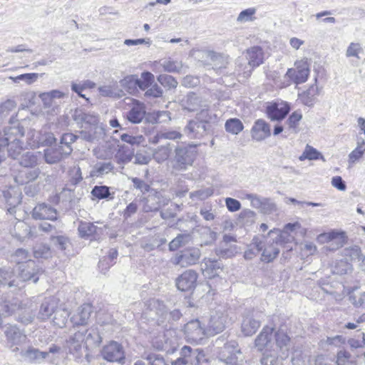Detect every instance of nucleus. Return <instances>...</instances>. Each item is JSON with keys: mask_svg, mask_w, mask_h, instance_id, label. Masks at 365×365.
Instances as JSON below:
<instances>
[{"mask_svg": "<svg viewBox=\"0 0 365 365\" xmlns=\"http://www.w3.org/2000/svg\"><path fill=\"white\" fill-rule=\"evenodd\" d=\"M19 280L14 279L12 271L9 269H0V287H7L8 288H21L19 281L27 282L32 281L36 283L39 279V275L43 270L40 268L34 260L25 262L18 267Z\"/></svg>", "mask_w": 365, "mask_h": 365, "instance_id": "f257e3e1", "label": "nucleus"}, {"mask_svg": "<svg viewBox=\"0 0 365 365\" xmlns=\"http://www.w3.org/2000/svg\"><path fill=\"white\" fill-rule=\"evenodd\" d=\"M9 122L10 125L4 129L0 140L8 155L13 159H17L24 149L21 138L24 136V128L14 115Z\"/></svg>", "mask_w": 365, "mask_h": 365, "instance_id": "f03ea898", "label": "nucleus"}, {"mask_svg": "<svg viewBox=\"0 0 365 365\" xmlns=\"http://www.w3.org/2000/svg\"><path fill=\"white\" fill-rule=\"evenodd\" d=\"M197 153L196 144L188 143L177 145L170 159L173 169L178 172L187 170L192 165Z\"/></svg>", "mask_w": 365, "mask_h": 365, "instance_id": "7ed1b4c3", "label": "nucleus"}, {"mask_svg": "<svg viewBox=\"0 0 365 365\" xmlns=\"http://www.w3.org/2000/svg\"><path fill=\"white\" fill-rule=\"evenodd\" d=\"M230 309L225 307H219L211 314L208 324V330L212 334L222 332L232 322L230 316Z\"/></svg>", "mask_w": 365, "mask_h": 365, "instance_id": "20e7f679", "label": "nucleus"}, {"mask_svg": "<svg viewBox=\"0 0 365 365\" xmlns=\"http://www.w3.org/2000/svg\"><path fill=\"white\" fill-rule=\"evenodd\" d=\"M150 306L158 316V321L160 324L168 323L171 325L179 321L182 317V310L176 308L168 311L164 303L158 299L151 300Z\"/></svg>", "mask_w": 365, "mask_h": 365, "instance_id": "39448f33", "label": "nucleus"}, {"mask_svg": "<svg viewBox=\"0 0 365 365\" xmlns=\"http://www.w3.org/2000/svg\"><path fill=\"white\" fill-rule=\"evenodd\" d=\"M201 257V251L199 248L191 247L177 252L170 259V262L175 266L187 267L196 264Z\"/></svg>", "mask_w": 365, "mask_h": 365, "instance_id": "423d86ee", "label": "nucleus"}, {"mask_svg": "<svg viewBox=\"0 0 365 365\" xmlns=\"http://www.w3.org/2000/svg\"><path fill=\"white\" fill-rule=\"evenodd\" d=\"M241 351L236 341L226 342L218 351L217 358L227 365H237Z\"/></svg>", "mask_w": 365, "mask_h": 365, "instance_id": "0eeeda50", "label": "nucleus"}, {"mask_svg": "<svg viewBox=\"0 0 365 365\" xmlns=\"http://www.w3.org/2000/svg\"><path fill=\"white\" fill-rule=\"evenodd\" d=\"M101 354L104 360L111 363L123 364L125 358L123 346L115 341H111L105 345Z\"/></svg>", "mask_w": 365, "mask_h": 365, "instance_id": "6e6552de", "label": "nucleus"}, {"mask_svg": "<svg viewBox=\"0 0 365 365\" xmlns=\"http://www.w3.org/2000/svg\"><path fill=\"white\" fill-rule=\"evenodd\" d=\"M309 67L307 61H300L295 63V68H289L286 73L294 83L300 84L307 81L309 75Z\"/></svg>", "mask_w": 365, "mask_h": 365, "instance_id": "1a4fd4ad", "label": "nucleus"}, {"mask_svg": "<svg viewBox=\"0 0 365 365\" xmlns=\"http://www.w3.org/2000/svg\"><path fill=\"white\" fill-rule=\"evenodd\" d=\"M145 113V104L138 100L132 98L130 109L124 113V117L133 124H139L143 120Z\"/></svg>", "mask_w": 365, "mask_h": 365, "instance_id": "9d476101", "label": "nucleus"}, {"mask_svg": "<svg viewBox=\"0 0 365 365\" xmlns=\"http://www.w3.org/2000/svg\"><path fill=\"white\" fill-rule=\"evenodd\" d=\"M210 128V125L193 118L188 121L183 130L190 139H201L208 133Z\"/></svg>", "mask_w": 365, "mask_h": 365, "instance_id": "9b49d317", "label": "nucleus"}, {"mask_svg": "<svg viewBox=\"0 0 365 365\" xmlns=\"http://www.w3.org/2000/svg\"><path fill=\"white\" fill-rule=\"evenodd\" d=\"M85 341V332L77 331L71 335L66 341V348L68 353L72 354L76 359H80L83 355V343Z\"/></svg>", "mask_w": 365, "mask_h": 365, "instance_id": "f8f14e48", "label": "nucleus"}, {"mask_svg": "<svg viewBox=\"0 0 365 365\" xmlns=\"http://www.w3.org/2000/svg\"><path fill=\"white\" fill-rule=\"evenodd\" d=\"M197 273L192 269H187L175 279L177 288L182 292L193 289L197 283Z\"/></svg>", "mask_w": 365, "mask_h": 365, "instance_id": "ddd939ff", "label": "nucleus"}, {"mask_svg": "<svg viewBox=\"0 0 365 365\" xmlns=\"http://www.w3.org/2000/svg\"><path fill=\"white\" fill-rule=\"evenodd\" d=\"M31 216L34 220L55 221L57 220L58 212L51 205L42 202L38 203L34 207Z\"/></svg>", "mask_w": 365, "mask_h": 365, "instance_id": "4468645a", "label": "nucleus"}, {"mask_svg": "<svg viewBox=\"0 0 365 365\" xmlns=\"http://www.w3.org/2000/svg\"><path fill=\"white\" fill-rule=\"evenodd\" d=\"M184 331L188 341L198 343L205 335V330L198 319L191 320L184 327Z\"/></svg>", "mask_w": 365, "mask_h": 365, "instance_id": "2eb2a0df", "label": "nucleus"}, {"mask_svg": "<svg viewBox=\"0 0 365 365\" xmlns=\"http://www.w3.org/2000/svg\"><path fill=\"white\" fill-rule=\"evenodd\" d=\"M143 211L145 212H156L161 206L168 204V200L164 198L160 192L154 191L143 199Z\"/></svg>", "mask_w": 365, "mask_h": 365, "instance_id": "dca6fc26", "label": "nucleus"}, {"mask_svg": "<svg viewBox=\"0 0 365 365\" xmlns=\"http://www.w3.org/2000/svg\"><path fill=\"white\" fill-rule=\"evenodd\" d=\"M4 334L10 348L24 344L26 339V336L16 325L6 326Z\"/></svg>", "mask_w": 365, "mask_h": 365, "instance_id": "f3484780", "label": "nucleus"}, {"mask_svg": "<svg viewBox=\"0 0 365 365\" xmlns=\"http://www.w3.org/2000/svg\"><path fill=\"white\" fill-rule=\"evenodd\" d=\"M252 138L256 141H262L271 135L270 125L263 119H257L251 130Z\"/></svg>", "mask_w": 365, "mask_h": 365, "instance_id": "a211bd4d", "label": "nucleus"}, {"mask_svg": "<svg viewBox=\"0 0 365 365\" xmlns=\"http://www.w3.org/2000/svg\"><path fill=\"white\" fill-rule=\"evenodd\" d=\"M93 307L90 304H83L76 314L71 317V322L74 326H84L88 324Z\"/></svg>", "mask_w": 365, "mask_h": 365, "instance_id": "6ab92c4d", "label": "nucleus"}, {"mask_svg": "<svg viewBox=\"0 0 365 365\" xmlns=\"http://www.w3.org/2000/svg\"><path fill=\"white\" fill-rule=\"evenodd\" d=\"M290 110L288 103L277 104L273 103L267 107L268 118L272 121H280L283 120Z\"/></svg>", "mask_w": 365, "mask_h": 365, "instance_id": "aec40b11", "label": "nucleus"}, {"mask_svg": "<svg viewBox=\"0 0 365 365\" xmlns=\"http://www.w3.org/2000/svg\"><path fill=\"white\" fill-rule=\"evenodd\" d=\"M222 263L219 259L205 258L201 264V269L205 276L212 278L218 275L222 269Z\"/></svg>", "mask_w": 365, "mask_h": 365, "instance_id": "412c9836", "label": "nucleus"}, {"mask_svg": "<svg viewBox=\"0 0 365 365\" xmlns=\"http://www.w3.org/2000/svg\"><path fill=\"white\" fill-rule=\"evenodd\" d=\"M275 340L279 349V357L282 359L287 358L291 347L290 338L283 330L279 329L275 333Z\"/></svg>", "mask_w": 365, "mask_h": 365, "instance_id": "4be33fe9", "label": "nucleus"}, {"mask_svg": "<svg viewBox=\"0 0 365 365\" xmlns=\"http://www.w3.org/2000/svg\"><path fill=\"white\" fill-rule=\"evenodd\" d=\"M40 173L41 171L38 168H24L18 171V173L14 175V180L18 185H23L36 180Z\"/></svg>", "mask_w": 365, "mask_h": 365, "instance_id": "5701e85b", "label": "nucleus"}, {"mask_svg": "<svg viewBox=\"0 0 365 365\" xmlns=\"http://www.w3.org/2000/svg\"><path fill=\"white\" fill-rule=\"evenodd\" d=\"M320 239L324 240L329 243V249L334 250L341 247L344 242V234L343 232L332 230L327 233L319 235Z\"/></svg>", "mask_w": 365, "mask_h": 365, "instance_id": "b1692460", "label": "nucleus"}, {"mask_svg": "<svg viewBox=\"0 0 365 365\" xmlns=\"http://www.w3.org/2000/svg\"><path fill=\"white\" fill-rule=\"evenodd\" d=\"M247 58L250 66L257 67L264 62V51L260 46H252L247 50Z\"/></svg>", "mask_w": 365, "mask_h": 365, "instance_id": "393cba45", "label": "nucleus"}, {"mask_svg": "<svg viewBox=\"0 0 365 365\" xmlns=\"http://www.w3.org/2000/svg\"><path fill=\"white\" fill-rule=\"evenodd\" d=\"M57 309V300L54 297L46 299L41 304L38 317L43 320L48 319Z\"/></svg>", "mask_w": 365, "mask_h": 365, "instance_id": "a878e982", "label": "nucleus"}, {"mask_svg": "<svg viewBox=\"0 0 365 365\" xmlns=\"http://www.w3.org/2000/svg\"><path fill=\"white\" fill-rule=\"evenodd\" d=\"M34 140L29 143L31 146H48L56 143V138L52 133H45L41 134L39 132H34L32 133Z\"/></svg>", "mask_w": 365, "mask_h": 365, "instance_id": "bb28decb", "label": "nucleus"}, {"mask_svg": "<svg viewBox=\"0 0 365 365\" xmlns=\"http://www.w3.org/2000/svg\"><path fill=\"white\" fill-rule=\"evenodd\" d=\"M21 166L27 169H34L38 164V155L36 153L26 151L16 159Z\"/></svg>", "mask_w": 365, "mask_h": 365, "instance_id": "cd10ccee", "label": "nucleus"}, {"mask_svg": "<svg viewBox=\"0 0 365 365\" xmlns=\"http://www.w3.org/2000/svg\"><path fill=\"white\" fill-rule=\"evenodd\" d=\"M273 328L268 327H264L259 334L257 336L255 344L258 351H262L270 342Z\"/></svg>", "mask_w": 365, "mask_h": 365, "instance_id": "c85d7f7f", "label": "nucleus"}, {"mask_svg": "<svg viewBox=\"0 0 365 365\" xmlns=\"http://www.w3.org/2000/svg\"><path fill=\"white\" fill-rule=\"evenodd\" d=\"M259 327V321L254 319L251 315H247L243 318L241 329L245 336H252L257 331Z\"/></svg>", "mask_w": 365, "mask_h": 365, "instance_id": "c756f323", "label": "nucleus"}, {"mask_svg": "<svg viewBox=\"0 0 365 365\" xmlns=\"http://www.w3.org/2000/svg\"><path fill=\"white\" fill-rule=\"evenodd\" d=\"M252 207L256 209H260L263 212L271 211L274 208V204L271 200L266 197H262L259 195L255 194L253 198L250 201Z\"/></svg>", "mask_w": 365, "mask_h": 365, "instance_id": "7c9ffc66", "label": "nucleus"}, {"mask_svg": "<svg viewBox=\"0 0 365 365\" xmlns=\"http://www.w3.org/2000/svg\"><path fill=\"white\" fill-rule=\"evenodd\" d=\"M120 86L133 96L138 93L137 75H128L119 81Z\"/></svg>", "mask_w": 365, "mask_h": 365, "instance_id": "2f4dec72", "label": "nucleus"}, {"mask_svg": "<svg viewBox=\"0 0 365 365\" xmlns=\"http://www.w3.org/2000/svg\"><path fill=\"white\" fill-rule=\"evenodd\" d=\"M262 252L260 260L264 263H269L277 258L279 254V249L276 242L264 247Z\"/></svg>", "mask_w": 365, "mask_h": 365, "instance_id": "473e14b6", "label": "nucleus"}, {"mask_svg": "<svg viewBox=\"0 0 365 365\" xmlns=\"http://www.w3.org/2000/svg\"><path fill=\"white\" fill-rule=\"evenodd\" d=\"M114 168L110 161L99 162L95 165L91 171V177H100L111 172Z\"/></svg>", "mask_w": 365, "mask_h": 365, "instance_id": "72a5a7b5", "label": "nucleus"}, {"mask_svg": "<svg viewBox=\"0 0 365 365\" xmlns=\"http://www.w3.org/2000/svg\"><path fill=\"white\" fill-rule=\"evenodd\" d=\"M63 153L61 150V148H47L44 150V159L45 161L48 164H55L60 162L63 158Z\"/></svg>", "mask_w": 365, "mask_h": 365, "instance_id": "f704fd0d", "label": "nucleus"}, {"mask_svg": "<svg viewBox=\"0 0 365 365\" xmlns=\"http://www.w3.org/2000/svg\"><path fill=\"white\" fill-rule=\"evenodd\" d=\"M76 120H81V122L84 123L86 124H88L91 126H94L95 133H104L103 128L101 127L97 126L98 122V118L96 115H91L86 113H81L78 115H76Z\"/></svg>", "mask_w": 365, "mask_h": 365, "instance_id": "c9c22d12", "label": "nucleus"}, {"mask_svg": "<svg viewBox=\"0 0 365 365\" xmlns=\"http://www.w3.org/2000/svg\"><path fill=\"white\" fill-rule=\"evenodd\" d=\"M155 76L150 71H143L140 78L137 76L138 89L146 91L154 83Z\"/></svg>", "mask_w": 365, "mask_h": 365, "instance_id": "e433bc0d", "label": "nucleus"}, {"mask_svg": "<svg viewBox=\"0 0 365 365\" xmlns=\"http://www.w3.org/2000/svg\"><path fill=\"white\" fill-rule=\"evenodd\" d=\"M92 196L97 200L113 199V194L106 185H95L91 192Z\"/></svg>", "mask_w": 365, "mask_h": 365, "instance_id": "4c0bfd02", "label": "nucleus"}, {"mask_svg": "<svg viewBox=\"0 0 365 365\" xmlns=\"http://www.w3.org/2000/svg\"><path fill=\"white\" fill-rule=\"evenodd\" d=\"M97 229V226L93 222L81 221L79 223L78 231L81 237L88 238L96 233Z\"/></svg>", "mask_w": 365, "mask_h": 365, "instance_id": "58836bf2", "label": "nucleus"}, {"mask_svg": "<svg viewBox=\"0 0 365 365\" xmlns=\"http://www.w3.org/2000/svg\"><path fill=\"white\" fill-rule=\"evenodd\" d=\"M191 240L188 233L178 234L168 245L170 251H176L178 248L186 245Z\"/></svg>", "mask_w": 365, "mask_h": 365, "instance_id": "ea45409f", "label": "nucleus"}, {"mask_svg": "<svg viewBox=\"0 0 365 365\" xmlns=\"http://www.w3.org/2000/svg\"><path fill=\"white\" fill-rule=\"evenodd\" d=\"M237 253L236 245H229L220 244V246L215 249V254L220 258L227 259L232 257Z\"/></svg>", "mask_w": 365, "mask_h": 365, "instance_id": "a19ab883", "label": "nucleus"}, {"mask_svg": "<svg viewBox=\"0 0 365 365\" xmlns=\"http://www.w3.org/2000/svg\"><path fill=\"white\" fill-rule=\"evenodd\" d=\"M171 150L170 143L158 147L153 153L155 160L158 163L167 160L170 155Z\"/></svg>", "mask_w": 365, "mask_h": 365, "instance_id": "79ce46f5", "label": "nucleus"}, {"mask_svg": "<svg viewBox=\"0 0 365 365\" xmlns=\"http://www.w3.org/2000/svg\"><path fill=\"white\" fill-rule=\"evenodd\" d=\"M200 110L197 113L196 116L195 117V120H197L203 124H205L206 125H210V123L214 119L216 118V115H212L210 113V110L208 108V106L207 105L202 106V107H200Z\"/></svg>", "mask_w": 365, "mask_h": 365, "instance_id": "37998d69", "label": "nucleus"}, {"mask_svg": "<svg viewBox=\"0 0 365 365\" xmlns=\"http://www.w3.org/2000/svg\"><path fill=\"white\" fill-rule=\"evenodd\" d=\"M225 128L227 132L237 135L243 130L244 125L240 119L234 118H230L225 122Z\"/></svg>", "mask_w": 365, "mask_h": 365, "instance_id": "c03bdc74", "label": "nucleus"}, {"mask_svg": "<svg viewBox=\"0 0 365 365\" xmlns=\"http://www.w3.org/2000/svg\"><path fill=\"white\" fill-rule=\"evenodd\" d=\"M53 314L54 317L53 319V322L54 325L59 328L63 327L66 325L69 317L68 310L65 309L57 308Z\"/></svg>", "mask_w": 365, "mask_h": 365, "instance_id": "a18cd8bd", "label": "nucleus"}, {"mask_svg": "<svg viewBox=\"0 0 365 365\" xmlns=\"http://www.w3.org/2000/svg\"><path fill=\"white\" fill-rule=\"evenodd\" d=\"M11 262H15L18 265V267L22 264H24L25 262L31 260L29 259V251L23 248L17 249L14 253L11 255Z\"/></svg>", "mask_w": 365, "mask_h": 365, "instance_id": "49530a36", "label": "nucleus"}, {"mask_svg": "<svg viewBox=\"0 0 365 365\" xmlns=\"http://www.w3.org/2000/svg\"><path fill=\"white\" fill-rule=\"evenodd\" d=\"M191 347L188 346H184L180 350V356L176 360L171 361V365H190V361L189 357L190 356Z\"/></svg>", "mask_w": 365, "mask_h": 365, "instance_id": "de8ad7c7", "label": "nucleus"}, {"mask_svg": "<svg viewBox=\"0 0 365 365\" xmlns=\"http://www.w3.org/2000/svg\"><path fill=\"white\" fill-rule=\"evenodd\" d=\"M317 94V87L312 86L307 91L301 95V100L305 106L309 107L312 106Z\"/></svg>", "mask_w": 365, "mask_h": 365, "instance_id": "09e8293b", "label": "nucleus"}, {"mask_svg": "<svg viewBox=\"0 0 365 365\" xmlns=\"http://www.w3.org/2000/svg\"><path fill=\"white\" fill-rule=\"evenodd\" d=\"M365 153V140H361V142H357L356 148L352 150L349 155V163H354L356 160L362 157Z\"/></svg>", "mask_w": 365, "mask_h": 365, "instance_id": "8fccbe9b", "label": "nucleus"}, {"mask_svg": "<svg viewBox=\"0 0 365 365\" xmlns=\"http://www.w3.org/2000/svg\"><path fill=\"white\" fill-rule=\"evenodd\" d=\"M349 300L356 307L362 306L365 302V292L353 290L349 294Z\"/></svg>", "mask_w": 365, "mask_h": 365, "instance_id": "3c124183", "label": "nucleus"}, {"mask_svg": "<svg viewBox=\"0 0 365 365\" xmlns=\"http://www.w3.org/2000/svg\"><path fill=\"white\" fill-rule=\"evenodd\" d=\"M352 270V266L346 260H340L335 263L332 268V273L334 274L343 275Z\"/></svg>", "mask_w": 365, "mask_h": 365, "instance_id": "603ef678", "label": "nucleus"}, {"mask_svg": "<svg viewBox=\"0 0 365 365\" xmlns=\"http://www.w3.org/2000/svg\"><path fill=\"white\" fill-rule=\"evenodd\" d=\"M319 158L323 159V155L317 149L309 145H307L304 151L299 157L300 160H304V159L313 160H318Z\"/></svg>", "mask_w": 365, "mask_h": 365, "instance_id": "864d4df0", "label": "nucleus"}, {"mask_svg": "<svg viewBox=\"0 0 365 365\" xmlns=\"http://www.w3.org/2000/svg\"><path fill=\"white\" fill-rule=\"evenodd\" d=\"M16 106V103L13 100H7L0 105V121L6 118Z\"/></svg>", "mask_w": 365, "mask_h": 365, "instance_id": "5fc2aeb1", "label": "nucleus"}, {"mask_svg": "<svg viewBox=\"0 0 365 365\" xmlns=\"http://www.w3.org/2000/svg\"><path fill=\"white\" fill-rule=\"evenodd\" d=\"M214 190L212 187H206L190 192V197L193 200H204L212 196Z\"/></svg>", "mask_w": 365, "mask_h": 365, "instance_id": "6e6d98bb", "label": "nucleus"}, {"mask_svg": "<svg viewBox=\"0 0 365 365\" xmlns=\"http://www.w3.org/2000/svg\"><path fill=\"white\" fill-rule=\"evenodd\" d=\"M157 80L163 86L168 89L175 88L178 84L174 77L168 74L159 75Z\"/></svg>", "mask_w": 365, "mask_h": 365, "instance_id": "4d7b16f0", "label": "nucleus"}, {"mask_svg": "<svg viewBox=\"0 0 365 365\" xmlns=\"http://www.w3.org/2000/svg\"><path fill=\"white\" fill-rule=\"evenodd\" d=\"M48 353L46 351H41L38 349L29 348L24 354V356L29 359L30 361L44 359L47 357Z\"/></svg>", "mask_w": 365, "mask_h": 365, "instance_id": "13d9d810", "label": "nucleus"}, {"mask_svg": "<svg viewBox=\"0 0 365 365\" xmlns=\"http://www.w3.org/2000/svg\"><path fill=\"white\" fill-rule=\"evenodd\" d=\"M122 141L130 145H139L145 142V138L142 135H132L128 133H123L120 135Z\"/></svg>", "mask_w": 365, "mask_h": 365, "instance_id": "bf43d9fd", "label": "nucleus"}, {"mask_svg": "<svg viewBox=\"0 0 365 365\" xmlns=\"http://www.w3.org/2000/svg\"><path fill=\"white\" fill-rule=\"evenodd\" d=\"M262 365H282L278 356L275 354L268 351L267 349L263 353L261 359Z\"/></svg>", "mask_w": 365, "mask_h": 365, "instance_id": "052dcab7", "label": "nucleus"}, {"mask_svg": "<svg viewBox=\"0 0 365 365\" xmlns=\"http://www.w3.org/2000/svg\"><path fill=\"white\" fill-rule=\"evenodd\" d=\"M162 66L164 70L169 73H179L182 68V62L178 61L165 60Z\"/></svg>", "mask_w": 365, "mask_h": 365, "instance_id": "680f3d73", "label": "nucleus"}, {"mask_svg": "<svg viewBox=\"0 0 365 365\" xmlns=\"http://www.w3.org/2000/svg\"><path fill=\"white\" fill-rule=\"evenodd\" d=\"M151 160V157L150 154L145 150H138L135 154H134V161L133 163L136 165H148Z\"/></svg>", "mask_w": 365, "mask_h": 365, "instance_id": "e2e57ef3", "label": "nucleus"}, {"mask_svg": "<svg viewBox=\"0 0 365 365\" xmlns=\"http://www.w3.org/2000/svg\"><path fill=\"white\" fill-rule=\"evenodd\" d=\"M78 138V135H74L71 133H64L61 136L60 143L61 144H64L68 149V150L65 152V154L69 155L71 153L72 148L71 147V144L74 143Z\"/></svg>", "mask_w": 365, "mask_h": 365, "instance_id": "0e129e2a", "label": "nucleus"}, {"mask_svg": "<svg viewBox=\"0 0 365 365\" xmlns=\"http://www.w3.org/2000/svg\"><path fill=\"white\" fill-rule=\"evenodd\" d=\"M302 118V115L299 111L293 112L287 120V124L289 126V128L293 130L294 132L297 133V128L299 124V122L301 120Z\"/></svg>", "mask_w": 365, "mask_h": 365, "instance_id": "69168bd1", "label": "nucleus"}, {"mask_svg": "<svg viewBox=\"0 0 365 365\" xmlns=\"http://www.w3.org/2000/svg\"><path fill=\"white\" fill-rule=\"evenodd\" d=\"M143 358L146 359L150 365H169L168 364L164 358L157 354L150 353L143 356Z\"/></svg>", "mask_w": 365, "mask_h": 365, "instance_id": "338daca9", "label": "nucleus"}, {"mask_svg": "<svg viewBox=\"0 0 365 365\" xmlns=\"http://www.w3.org/2000/svg\"><path fill=\"white\" fill-rule=\"evenodd\" d=\"M292 362L293 365H312L309 357L298 351L294 353Z\"/></svg>", "mask_w": 365, "mask_h": 365, "instance_id": "774afa93", "label": "nucleus"}]
</instances>
